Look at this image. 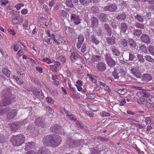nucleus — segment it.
<instances>
[{"mask_svg":"<svg viewBox=\"0 0 154 154\" xmlns=\"http://www.w3.org/2000/svg\"><path fill=\"white\" fill-rule=\"evenodd\" d=\"M61 141V138L59 136L51 134L45 136L42 142L45 146L55 147L60 145Z\"/></svg>","mask_w":154,"mask_h":154,"instance_id":"nucleus-1","label":"nucleus"},{"mask_svg":"<svg viewBox=\"0 0 154 154\" xmlns=\"http://www.w3.org/2000/svg\"><path fill=\"white\" fill-rule=\"evenodd\" d=\"M25 138L23 134H20L17 135L13 136L11 140L14 146H18L23 144L25 141Z\"/></svg>","mask_w":154,"mask_h":154,"instance_id":"nucleus-2","label":"nucleus"},{"mask_svg":"<svg viewBox=\"0 0 154 154\" xmlns=\"http://www.w3.org/2000/svg\"><path fill=\"white\" fill-rule=\"evenodd\" d=\"M50 130L52 132L59 134H63L64 133L63 128L59 125H54L50 128Z\"/></svg>","mask_w":154,"mask_h":154,"instance_id":"nucleus-3","label":"nucleus"},{"mask_svg":"<svg viewBox=\"0 0 154 154\" xmlns=\"http://www.w3.org/2000/svg\"><path fill=\"white\" fill-rule=\"evenodd\" d=\"M18 113V110L16 109H12L11 111L7 113V120L8 122L11 121L17 116Z\"/></svg>","mask_w":154,"mask_h":154,"instance_id":"nucleus-4","label":"nucleus"},{"mask_svg":"<svg viewBox=\"0 0 154 154\" xmlns=\"http://www.w3.org/2000/svg\"><path fill=\"white\" fill-rule=\"evenodd\" d=\"M70 53V58L73 62H75L78 58L79 54L73 49H71L69 51Z\"/></svg>","mask_w":154,"mask_h":154,"instance_id":"nucleus-5","label":"nucleus"},{"mask_svg":"<svg viewBox=\"0 0 154 154\" xmlns=\"http://www.w3.org/2000/svg\"><path fill=\"white\" fill-rule=\"evenodd\" d=\"M131 72L133 75L137 78H139L141 76V72L138 67H134L131 69Z\"/></svg>","mask_w":154,"mask_h":154,"instance_id":"nucleus-6","label":"nucleus"},{"mask_svg":"<svg viewBox=\"0 0 154 154\" xmlns=\"http://www.w3.org/2000/svg\"><path fill=\"white\" fill-rule=\"evenodd\" d=\"M12 131L16 132L19 129V123L17 122H13L9 124L8 125Z\"/></svg>","mask_w":154,"mask_h":154,"instance_id":"nucleus-7","label":"nucleus"},{"mask_svg":"<svg viewBox=\"0 0 154 154\" xmlns=\"http://www.w3.org/2000/svg\"><path fill=\"white\" fill-rule=\"evenodd\" d=\"M104 10L105 11H118L117 7L115 5H111L105 6L104 8Z\"/></svg>","mask_w":154,"mask_h":154,"instance_id":"nucleus-8","label":"nucleus"},{"mask_svg":"<svg viewBox=\"0 0 154 154\" xmlns=\"http://www.w3.org/2000/svg\"><path fill=\"white\" fill-rule=\"evenodd\" d=\"M105 57L107 63L109 66H112L115 65V61L112 59L109 54H106Z\"/></svg>","mask_w":154,"mask_h":154,"instance_id":"nucleus-9","label":"nucleus"},{"mask_svg":"<svg viewBox=\"0 0 154 154\" xmlns=\"http://www.w3.org/2000/svg\"><path fill=\"white\" fill-rule=\"evenodd\" d=\"M71 20L73 21L75 24L78 25L81 23V20L78 16L75 14H71L70 16Z\"/></svg>","mask_w":154,"mask_h":154,"instance_id":"nucleus-10","label":"nucleus"},{"mask_svg":"<svg viewBox=\"0 0 154 154\" xmlns=\"http://www.w3.org/2000/svg\"><path fill=\"white\" fill-rule=\"evenodd\" d=\"M11 99L10 98H6L0 101V107L6 106L11 103Z\"/></svg>","mask_w":154,"mask_h":154,"instance_id":"nucleus-11","label":"nucleus"},{"mask_svg":"<svg viewBox=\"0 0 154 154\" xmlns=\"http://www.w3.org/2000/svg\"><path fill=\"white\" fill-rule=\"evenodd\" d=\"M84 40V38L82 35H79L78 37V42L77 43L76 47L78 49H79L81 47Z\"/></svg>","mask_w":154,"mask_h":154,"instance_id":"nucleus-12","label":"nucleus"},{"mask_svg":"<svg viewBox=\"0 0 154 154\" xmlns=\"http://www.w3.org/2000/svg\"><path fill=\"white\" fill-rule=\"evenodd\" d=\"M91 25L93 28L97 27L99 25V21L98 19L94 17L91 18L90 20Z\"/></svg>","mask_w":154,"mask_h":154,"instance_id":"nucleus-13","label":"nucleus"},{"mask_svg":"<svg viewBox=\"0 0 154 154\" xmlns=\"http://www.w3.org/2000/svg\"><path fill=\"white\" fill-rule=\"evenodd\" d=\"M38 154H51V152L45 147H40L38 151Z\"/></svg>","mask_w":154,"mask_h":154,"instance_id":"nucleus-14","label":"nucleus"},{"mask_svg":"<svg viewBox=\"0 0 154 154\" xmlns=\"http://www.w3.org/2000/svg\"><path fill=\"white\" fill-rule=\"evenodd\" d=\"M136 96H137V99L140 101V103H143L145 101V98L143 96V90L141 91H139L137 93Z\"/></svg>","mask_w":154,"mask_h":154,"instance_id":"nucleus-15","label":"nucleus"},{"mask_svg":"<svg viewBox=\"0 0 154 154\" xmlns=\"http://www.w3.org/2000/svg\"><path fill=\"white\" fill-rule=\"evenodd\" d=\"M140 39L142 42L147 44L150 42L149 36L146 34H143L140 37Z\"/></svg>","mask_w":154,"mask_h":154,"instance_id":"nucleus-16","label":"nucleus"},{"mask_svg":"<svg viewBox=\"0 0 154 154\" xmlns=\"http://www.w3.org/2000/svg\"><path fill=\"white\" fill-rule=\"evenodd\" d=\"M96 68L98 71H104L106 69V64L103 63H99L96 65Z\"/></svg>","mask_w":154,"mask_h":154,"instance_id":"nucleus-17","label":"nucleus"},{"mask_svg":"<svg viewBox=\"0 0 154 154\" xmlns=\"http://www.w3.org/2000/svg\"><path fill=\"white\" fill-rule=\"evenodd\" d=\"M121 70L115 68L114 71L112 72V75L115 79H118L119 77L121 76L122 73L120 72Z\"/></svg>","mask_w":154,"mask_h":154,"instance_id":"nucleus-18","label":"nucleus"},{"mask_svg":"<svg viewBox=\"0 0 154 154\" xmlns=\"http://www.w3.org/2000/svg\"><path fill=\"white\" fill-rule=\"evenodd\" d=\"M65 32L67 34H73L75 33V30L70 27H65Z\"/></svg>","mask_w":154,"mask_h":154,"instance_id":"nucleus-19","label":"nucleus"},{"mask_svg":"<svg viewBox=\"0 0 154 154\" xmlns=\"http://www.w3.org/2000/svg\"><path fill=\"white\" fill-rule=\"evenodd\" d=\"M33 94L35 96H41L43 95L41 90L38 88H36L35 90L32 91Z\"/></svg>","mask_w":154,"mask_h":154,"instance_id":"nucleus-20","label":"nucleus"},{"mask_svg":"<svg viewBox=\"0 0 154 154\" xmlns=\"http://www.w3.org/2000/svg\"><path fill=\"white\" fill-rule=\"evenodd\" d=\"M35 146V145L33 142L31 141L30 142H28L26 144L25 146V149L26 150H27L34 148Z\"/></svg>","mask_w":154,"mask_h":154,"instance_id":"nucleus-21","label":"nucleus"},{"mask_svg":"<svg viewBox=\"0 0 154 154\" xmlns=\"http://www.w3.org/2000/svg\"><path fill=\"white\" fill-rule=\"evenodd\" d=\"M99 18L100 21L103 22H106L108 20L107 15L106 14L102 13L99 16Z\"/></svg>","mask_w":154,"mask_h":154,"instance_id":"nucleus-22","label":"nucleus"},{"mask_svg":"<svg viewBox=\"0 0 154 154\" xmlns=\"http://www.w3.org/2000/svg\"><path fill=\"white\" fill-rule=\"evenodd\" d=\"M115 37L113 36L108 37L106 38L107 42L109 45H113L115 43Z\"/></svg>","mask_w":154,"mask_h":154,"instance_id":"nucleus-23","label":"nucleus"},{"mask_svg":"<svg viewBox=\"0 0 154 154\" xmlns=\"http://www.w3.org/2000/svg\"><path fill=\"white\" fill-rule=\"evenodd\" d=\"M120 31L122 33H125L128 29V26L125 23H122L120 26Z\"/></svg>","mask_w":154,"mask_h":154,"instance_id":"nucleus-24","label":"nucleus"},{"mask_svg":"<svg viewBox=\"0 0 154 154\" xmlns=\"http://www.w3.org/2000/svg\"><path fill=\"white\" fill-rule=\"evenodd\" d=\"M112 53L116 56H118L120 55V52L119 50L115 46H114L112 48Z\"/></svg>","mask_w":154,"mask_h":154,"instance_id":"nucleus-25","label":"nucleus"},{"mask_svg":"<svg viewBox=\"0 0 154 154\" xmlns=\"http://www.w3.org/2000/svg\"><path fill=\"white\" fill-rule=\"evenodd\" d=\"M126 15L125 13L121 14L116 17V19L119 20H124L126 19Z\"/></svg>","mask_w":154,"mask_h":154,"instance_id":"nucleus-26","label":"nucleus"},{"mask_svg":"<svg viewBox=\"0 0 154 154\" xmlns=\"http://www.w3.org/2000/svg\"><path fill=\"white\" fill-rule=\"evenodd\" d=\"M104 27L106 29L109 35L110 36L112 35V31L109 24L107 23H105L104 25Z\"/></svg>","mask_w":154,"mask_h":154,"instance_id":"nucleus-27","label":"nucleus"},{"mask_svg":"<svg viewBox=\"0 0 154 154\" xmlns=\"http://www.w3.org/2000/svg\"><path fill=\"white\" fill-rule=\"evenodd\" d=\"M128 45L133 48H135L136 46V42L132 39H130L128 41Z\"/></svg>","mask_w":154,"mask_h":154,"instance_id":"nucleus-28","label":"nucleus"},{"mask_svg":"<svg viewBox=\"0 0 154 154\" xmlns=\"http://www.w3.org/2000/svg\"><path fill=\"white\" fill-rule=\"evenodd\" d=\"M79 2L83 6H85L91 2L92 0H79Z\"/></svg>","mask_w":154,"mask_h":154,"instance_id":"nucleus-29","label":"nucleus"},{"mask_svg":"<svg viewBox=\"0 0 154 154\" xmlns=\"http://www.w3.org/2000/svg\"><path fill=\"white\" fill-rule=\"evenodd\" d=\"M91 41L93 43L95 44L96 45H98L100 43V41L95 37L93 35H91Z\"/></svg>","mask_w":154,"mask_h":154,"instance_id":"nucleus-30","label":"nucleus"},{"mask_svg":"<svg viewBox=\"0 0 154 154\" xmlns=\"http://www.w3.org/2000/svg\"><path fill=\"white\" fill-rule=\"evenodd\" d=\"M88 76L89 77V79L91 80L92 82L94 83H97V78L95 76L91 74H88Z\"/></svg>","mask_w":154,"mask_h":154,"instance_id":"nucleus-31","label":"nucleus"},{"mask_svg":"<svg viewBox=\"0 0 154 154\" xmlns=\"http://www.w3.org/2000/svg\"><path fill=\"white\" fill-rule=\"evenodd\" d=\"M150 91V90H143V96L144 98L145 97L149 98L151 96L150 95V93H149Z\"/></svg>","mask_w":154,"mask_h":154,"instance_id":"nucleus-32","label":"nucleus"},{"mask_svg":"<svg viewBox=\"0 0 154 154\" xmlns=\"http://www.w3.org/2000/svg\"><path fill=\"white\" fill-rule=\"evenodd\" d=\"M67 14V13L66 11L63 10H61L60 12L59 16L61 18L64 19L66 17Z\"/></svg>","mask_w":154,"mask_h":154,"instance_id":"nucleus-33","label":"nucleus"},{"mask_svg":"<svg viewBox=\"0 0 154 154\" xmlns=\"http://www.w3.org/2000/svg\"><path fill=\"white\" fill-rule=\"evenodd\" d=\"M92 60L94 62H98L100 60V57L97 55H92Z\"/></svg>","mask_w":154,"mask_h":154,"instance_id":"nucleus-34","label":"nucleus"},{"mask_svg":"<svg viewBox=\"0 0 154 154\" xmlns=\"http://www.w3.org/2000/svg\"><path fill=\"white\" fill-rule=\"evenodd\" d=\"M127 92V89L125 88L119 89L117 91L118 93L121 95H125Z\"/></svg>","mask_w":154,"mask_h":154,"instance_id":"nucleus-35","label":"nucleus"},{"mask_svg":"<svg viewBox=\"0 0 154 154\" xmlns=\"http://www.w3.org/2000/svg\"><path fill=\"white\" fill-rule=\"evenodd\" d=\"M12 23L14 24H19L21 23L17 17H13L12 20Z\"/></svg>","mask_w":154,"mask_h":154,"instance_id":"nucleus-36","label":"nucleus"},{"mask_svg":"<svg viewBox=\"0 0 154 154\" xmlns=\"http://www.w3.org/2000/svg\"><path fill=\"white\" fill-rule=\"evenodd\" d=\"M135 18L137 19L139 22H142L144 20L142 17L139 14H137L135 16L134 15Z\"/></svg>","mask_w":154,"mask_h":154,"instance_id":"nucleus-37","label":"nucleus"},{"mask_svg":"<svg viewBox=\"0 0 154 154\" xmlns=\"http://www.w3.org/2000/svg\"><path fill=\"white\" fill-rule=\"evenodd\" d=\"M65 3L67 6L70 8H72L73 6L71 0H66Z\"/></svg>","mask_w":154,"mask_h":154,"instance_id":"nucleus-38","label":"nucleus"},{"mask_svg":"<svg viewBox=\"0 0 154 154\" xmlns=\"http://www.w3.org/2000/svg\"><path fill=\"white\" fill-rule=\"evenodd\" d=\"M3 73L7 77H9L11 74L10 71L7 68H4L3 69Z\"/></svg>","mask_w":154,"mask_h":154,"instance_id":"nucleus-39","label":"nucleus"},{"mask_svg":"<svg viewBox=\"0 0 154 154\" xmlns=\"http://www.w3.org/2000/svg\"><path fill=\"white\" fill-rule=\"evenodd\" d=\"M98 139L102 142H106L109 140V139L108 138H105L101 136H99L97 137Z\"/></svg>","mask_w":154,"mask_h":154,"instance_id":"nucleus-40","label":"nucleus"},{"mask_svg":"<svg viewBox=\"0 0 154 154\" xmlns=\"http://www.w3.org/2000/svg\"><path fill=\"white\" fill-rule=\"evenodd\" d=\"M140 50L142 52L146 53L147 52L146 47L143 45H142L140 47Z\"/></svg>","mask_w":154,"mask_h":154,"instance_id":"nucleus-41","label":"nucleus"},{"mask_svg":"<svg viewBox=\"0 0 154 154\" xmlns=\"http://www.w3.org/2000/svg\"><path fill=\"white\" fill-rule=\"evenodd\" d=\"M145 59L147 61L152 63H154V59L149 55H146L144 57Z\"/></svg>","mask_w":154,"mask_h":154,"instance_id":"nucleus-42","label":"nucleus"},{"mask_svg":"<svg viewBox=\"0 0 154 154\" xmlns=\"http://www.w3.org/2000/svg\"><path fill=\"white\" fill-rule=\"evenodd\" d=\"M144 79L146 81H149L152 80V78L151 76L148 74L145 75L144 76Z\"/></svg>","mask_w":154,"mask_h":154,"instance_id":"nucleus-43","label":"nucleus"},{"mask_svg":"<svg viewBox=\"0 0 154 154\" xmlns=\"http://www.w3.org/2000/svg\"><path fill=\"white\" fill-rule=\"evenodd\" d=\"M142 33L141 30L140 29H135L134 31V34L137 36H140Z\"/></svg>","mask_w":154,"mask_h":154,"instance_id":"nucleus-44","label":"nucleus"},{"mask_svg":"<svg viewBox=\"0 0 154 154\" xmlns=\"http://www.w3.org/2000/svg\"><path fill=\"white\" fill-rule=\"evenodd\" d=\"M87 97L88 99H94L96 97V95L95 94L92 93L88 94L87 95Z\"/></svg>","mask_w":154,"mask_h":154,"instance_id":"nucleus-45","label":"nucleus"},{"mask_svg":"<svg viewBox=\"0 0 154 154\" xmlns=\"http://www.w3.org/2000/svg\"><path fill=\"white\" fill-rule=\"evenodd\" d=\"M134 25L135 27L138 28L143 29L144 28V26L143 24L137 22L135 23L134 24Z\"/></svg>","mask_w":154,"mask_h":154,"instance_id":"nucleus-46","label":"nucleus"},{"mask_svg":"<svg viewBox=\"0 0 154 154\" xmlns=\"http://www.w3.org/2000/svg\"><path fill=\"white\" fill-rule=\"evenodd\" d=\"M137 58L138 59L139 62L141 63H143L144 62V60L143 56L140 54H138L137 55Z\"/></svg>","mask_w":154,"mask_h":154,"instance_id":"nucleus-47","label":"nucleus"},{"mask_svg":"<svg viewBox=\"0 0 154 154\" xmlns=\"http://www.w3.org/2000/svg\"><path fill=\"white\" fill-rule=\"evenodd\" d=\"M137 58L134 54H129V60H130L135 61L136 60Z\"/></svg>","mask_w":154,"mask_h":154,"instance_id":"nucleus-48","label":"nucleus"},{"mask_svg":"<svg viewBox=\"0 0 154 154\" xmlns=\"http://www.w3.org/2000/svg\"><path fill=\"white\" fill-rule=\"evenodd\" d=\"M57 59L61 61L63 63L66 62V59L63 56H60L58 57Z\"/></svg>","mask_w":154,"mask_h":154,"instance_id":"nucleus-49","label":"nucleus"},{"mask_svg":"<svg viewBox=\"0 0 154 154\" xmlns=\"http://www.w3.org/2000/svg\"><path fill=\"white\" fill-rule=\"evenodd\" d=\"M128 44V41L126 39H122L121 42V45L122 46L125 47Z\"/></svg>","mask_w":154,"mask_h":154,"instance_id":"nucleus-50","label":"nucleus"},{"mask_svg":"<svg viewBox=\"0 0 154 154\" xmlns=\"http://www.w3.org/2000/svg\"><path fill=\"white\" fill-rule=\"evenodd\" d=\"M50 93L53 96H57L59 94L58 91L57 90L50 91Z\"/></svg>","mask_w":154,"mask_h":154,"instance_id":"nucleus-51","label":"nucleus"},{"mask_svg":"<svg viewBox=\"0 0 154 154\" xmlns=\"http://www.w3.org/2000/svg\"><path fill=\"white\" fill-rule=\"evenodd\" d=\"M87 45L86 44H84L82 45L81 49V51L82 53H84L87 51Z\"/></svg>","mask_w":154,"mask_h":154,"instance_id":"nucleus-52","label":"nucleus"},{"mask_svg":"<svg viewBox=\"0 0 154 154\" xmlns=\"http://www.w3.org/2000/svg\"><path fill=\"white\" fill-rule=\"evenodd\" d=\"M24 5L21 3H20L17 4L16 5L14 6V8H16L17 10H19L20 9L21 7H23Z\"/></svg>","mask_w":154,"mask_h":154,"instance_id":"nucleus-53","label":"nucleus"},{"mask_svg":"<svg viewBox=\"0 0 154 154\" xmlns=\"http://www.w3.org/2000/svg\"><path fill=\"white\" fill-rule=\"evenodd\" d=\"M105 91H107L110 95H111L112 94L111 89L109 86H106L104 88Z\"/></svg>","mask_w":154,"mask_h":154,"instance_id":"nucleus-54","label":"nucleus"},{"mask_svg":"<svg viewBox=\"0 0 154 154\" xmlns=\"http://www.w3.org/2000/svg\"><path fill=\"white\" fill-rule=\"evenodd\" d=\"M68 118L71 120H73L75 121H76L77 120V119L73 115H68Z\"/></svg>","mask_w":154,"mask_h":154,"instance_id":"nucleus-55","label":"nucleus"},{"mask_svg":"<svg viewBox=\"0 0 154 154\" xmlns=\"http://www.w3.org/2000/svg\"><path fill=\"white\" fill-rule=\"evenodd\" d=\"M50 69L51 70L54 72H56L57 70V68L54 65H49Z\"/></svg>","mask_w":154,"mask_h":154,"instance_id":"nucleus-56","label":"nucleus"},{"mask_svg":"<svg viewBox=\"0 0 154 154\" xmlns=\"http://www.w3.org/2000/svg\"><path fill=\"white\" fill-rule=\"evenodd\" d=\"M42 61L44 62H46L48 64H49L52 63L51 60L47 57H46L43 59Z\"/></svg>","mask_w":154,"mask_h":154,"instance_id":"nucleus-57","label":"nucleus"},{"mask_svg":"<svg viewBox=\"0 0 154 154\" xmlns=\"http://www.w3.org/2000/svg\"><path fill=\"white\" fill-rule=\"evenodd\" d=\"M75 86L77 87L78 90L79 91H82V93H84L86 92L85 90H82V89L81 87L82 86H79L78 85H76Z\"/></svg>","mask_w":154,"mask_h":154,"instance_id":"nucleus-58","label":"nucleus"},{"mask_svg":"<svg viewBox=\"0 0 154 154\" xmlns=\"http://www.w3.org/2000/svg\"><path fill=\"white\" fill-rule=\"evenodd\" d=\"M131 146L133 148H134L137 152H139L140 151V149L137 147V145L135 144H133L131 145Z\"/></svg>","mask_w":154,"mask_h":154,"instance_id":"nucleus-59","label":"nucleus"},{"mask_svg":"<svg viewBox=\"0 0 154 154\" xmlns=\"http://www.w3.org/2000/svg\"><path fill=\"white\" fill-rule=\"evenodd\" d=\"M46 100L48 103H50L51 104H53L54 101V100L52 99L51 97H48L46 98Z\"/></svg>","mask_w":154,"mask_h":154,"instance_id":"nucleus-60","label":"nucleus"},{"mask_svg":"<svg viewBox=\"0 0 154 154\" xmlns=\"http://www.w3.org/2000/svg\"><path fill=\"white\" fill-rule=\"evenodd\" d=\"M68 85L70 90L72 92L74 93L76 92V90L72 86V85L70 84L69 83L68 84Z\"/></svg>","mask_w":154,"mask_h":154,"instance_id":"nucleus-61","label":"nucleus"},{"mask_svg":"<svg viewBox=\"0 0 154 154\" xmlns=\"http://www.w3.org/2000/svg\"><path fill=\"white\" fill-rule=\"evenodd\" d=\"M61 43L66 45H68L69 42L67 40H65L64 39H62L60 41Z\"/></svg>","mask_w":154,"mask_h":154,"instance_id":"nucleus-62","label":"nucleus"},{"mask_svg":"<svg viewBox=\"0 0 154 154\" xmlns=\"http://www.w3.org/2000/svg\"><path fill=\"white\" fill-rule=\"evenodd\" d=\"M24 53L23 51L20 50L17 52V55L20 57L23 55Z\"/></svg>","mask_w":154,"mask_h":154,"instance_id":"nucleus-63","label":"nucleus"},{"mask_svg":"<svg viewBox=\"0 0 154 154\" xmlns=\"http://www.w3.org/2000/svg\"><path fill=\"white\" fill-rule=\"evenodd\" d=\"M149 103L151 104H154V97L151 96L149 99Z\"/></svg>","mask_w":154,"mask_h":154,"instance_id":"nucleus-64","label":"nucleus"}]
</instances>
